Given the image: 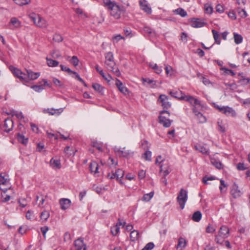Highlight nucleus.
<instances>
[{
  "label": "nucleus",
  "mask_w": 250,
  "mask_h": 250,
  "mask_svg": "<svg viewBox=\"0 0 250 250\" xmlns=\"http://www.w3.org/2000/svg\"><path fill=\"white\" fill-rule=\"evenodd\" d=\"M103 2L104 6L110 12V15L116 19H120L121 14L125 11L124 6H120L110 0H103Z\"/></svg>",
  "instance_id": "obj_1"
},
{
  "label": "nucleus",
  "mask_w": 250,
  "mask_h": 250,
  "mask_svg": "<svg viewBox=\"0 0 250 250\" xmlns=\"http://www.w3.org/2000/svg\"><path fill=\"white\" fill-rule=\"evenodd\" d=\"M104 63L107 69L112 72L116 76L119 77L121 73L118 68L116 66V64L114 61L113 54L112 52H109L105 54Z\"/></svg>",
  "instance_id": "obj_2"
},
{
  "label": "nucleus",
  "mask_w": 250,
  "mask_h": 250,
  "mask_svg": "<svg viewBox=\"0 0 250 250\" xmlns=\"http://www.w3.org/2000/svg\"><path fill=\"white\" fill-rule=\"evenodd\" d=\"M164 114L170 116V113L166 110H163L160 112L159 116V122L163 125L165 127H168L170 126L172 121L170 120L167 117H165Z\"/></svg>",
  "instance_id": "obj_3"
},
{
  "label": "nucleus",
  "mask_w": 250,
  "mask_h": 250,
  "mask_svg": "<svg viewBox=\"0 0 250 250\" xmlns=\"http://www.w3.org/2000/svg\"><path fill=\"white\" fill-rule=\"evenodd\" d=\"M188 200V192L187 191L182 188L181 189L178 196L177 197V201L178 203L180 208L183 209L184 207L185 204Z\"/></svg>",
  "instance_id": "obj_4"
},
{
  "label": "nucleus",
  "mask_w": 250,
  "mask_h": 250,
  "mask_svg": "<svg viewBox=\"0 0 250 250\" xmlns=\"http://www.w3.org/2000/svg\"><path fill=\"white\" fill-rule=\"evenodd\" d=\"M124 175V171L121 169H118L115 172L112 171L111 173L108 174L107 177L110 179L116 178L117 181H119L121 185L123 184L121 180V178Z\"/></svg>",
  "instance_id": "obj_5"
},
{
  "label": "nucleus",
  "mask_w": 250,
  "mask_h": 250,
  "mask_svg": "<svg viewBox=\"0 0 250 250\" xmlns=\"http://www.w3.org/2000/svg\"><path fill=\"white\" fill-rule=\"evenodd\" d=\"M30 19L38 27H45L46 26L45 20L42 19L39 15L33 14L30 16Z\"/></svg>",
  "instance_id": "obj_6"
},
{
  "label": "nucleus",
  "mask_w": 250,
  "mask_h": 250,
  "mask_svg": "<svg viewBox=\"0 0 250 250\" xmlns=\"http://www.w3.org/2000/svg\"><path fill=\"white\" fill-rule=\"evenodd\" d=\"M220 112L225 114L226 116H231L234 117L236 116V113L235 111L232 108L229 106H222L220 107L217 106L216 107Z\"/></svg>",
  "instance_id": "obj_7"
},
{
  "label": "nucleus",
  "mask_w": 250,
  "mask_h": 250,
  "mask_svg": "<svg viewBox=\"0 0 250 250\" xmlns=\"http://www.w3.org/2000/svg\"><path fill=\"white\" fill-rule=\"evenodd\" d=\"M9 69L15 76L19 78L21 81L24 82L25 76H26L25 73L12 65L9 66Z\"/></svg>",
  "instance_id": "obj_8"
},
{
  "label": "nucleus",
  "mask_w": 250,
  "mask_h": 250,
  "mask_svg": "<svg viewBox=\"0 0 250 250\" xmlns=\"http://www.w3.org/2000/svg\"><path fill=\"white\" fill-rule=\"evenodd\" d=\"M26 76H25L24 82H28L29 81L35 80L38 79L40 76L39 72H34L31 70L26 69Z\"/></svg>",
  "instance_id": "obj_9"
},
{
  "label": "nucleus",
  "mask_w": 250,
  "mask_h": 250,
  "mask_svg": "<svg viewBox=\"0 0 250 250\" xmlns=\"http://www.w3.org/2000/svg\"><path fill=\"white\" fill-rule=\"evenodd\" d=\"M158 101L162 104V106L164 109H167L171 106V104L168 102V97L164 94H161L160 95L158 99Z\"/></svg>",
  "instance_id": "obj_10"
},
{
  "label": "nucleus",
  "mask_w": 250,
  "mask_h": 250,
  "mask_svg": "<svg viewBox=\"0 0 250 250\" xmlns=\"http://www.w3.org/2000/svg\"><path fill=\"white\" fill-rule=\"evenodd\" d=\"M162 164L160 165V172H163V175L165 176H167L171 171V169L170 168L169 163L167 161L162 160Z\"/></svg>",
  "instance_id": "obj_11"
},
{
  "label": "nucleus",
  "mask_w": 250,
  "mask_h": 250,
  "mask_svg": "<svg viewBox=\"0 0 250 250\" xmlns=\"http://www.w3.org/2000/svg\"><path fill=\"white\" fill-rule=\"evenodd\" d=\"M63 111V108L55 109L53 108H44L42 110V112L45 114H48L49 115L59 116Z\"/></svg>",
  "instance_id": "obj_12"
},
{
  "label": "nucleus",
  "mask_w": 250,
  "mask_h": 250,
  "mask_svg": "<svg viewBox=\"0 0 250 250\" xmlns=\"http://www.w3.org/2000/svg\"><path fill=\"white\" fill-rule=\"evenodd\" d=\"M191 26L193 28L202 27L206 24L203 20L199 18H192L191 19Z\"/></svg>",
  "instance_id": "obj_13"
},
{
  "label": "nucleus",
  "mask_w": 250,
  "mask_h": 250,
  "mask_svg": "<svg viewBox=\"0 0 250 250\" xmlns=\"http://www.w3.org/2000/svg\"><path fill=\"white\" fill-rule=\"evenodd\" d=\"M230 193L231 196L235 199L240 197L242 194V192L239 189L238 186L236 184H234L232 186Z\"/></svg>",
  "instance_id": "obj_14"
},
{
  "label": "nucleus",
  "mask_w": 250,
  "mask_h": 250,
  "mask_svg": "<svg viewBox=\"0 0 250 250\" xmlns=\"http://www.w3.org/2000/svg\"><path fill=\"white\" fill-rule=\"evenodd\" d=\"M115 151L116 153H118L120 156H122L125 158H128L132 155L133 153L128 150H126L125 148H123L122 149L120 148H115Z\"/></svg>",
  "instance_id": "obj_15"
},
{
  "label": "nucleus",
  "mask_w": 250,
  "mask_h": 250,
  "mask_svg": "<svg viewBox=\"0 0 250 250\" xmlns=\"http://www.w3.org/2000/svg\"><path fill=\"white\" fill-rule=\"evenodd\" d=\"M75 250H85L86 246L83 243L82 238H79L74 242Z\"/></svg>",
  "instance_id": "obj_16"
},
{
  "label": "nucleus",
  "mask_w": 250,
  "mask_h": 250,
  "mask_svg": "<svg viewBox=\"0 0 250 250\" xmlns=\"http://www.w3.org/2000/svg\"><path fill=\"white\" fill-rule=\"evenodd\" d=\"M42 82H43V84H42L41 82L40 84L33 85L31 86V88L33 89L35 91L40 92L44 89L45 85L50 87V85L48 83L46 80L43 79L42 80Z\"/></svg>",
  "instance_id": "obj_17"
},
{
  "label": "nucleus",
  "mask_w": 250,
  "mask_h": 250,
  "mask_svg": "<svg viewBox=\"0 0 250 250\" xmlns=\"http://www.w3.org/2000/svg\"><path fill=\"white\" fill-rule=\"evenodd\" d=\"M3 127L4 128V131L6 132H9L13 128V121L9 118L5 119L4 120Z\"/></svg>",
  "instance_id": "obj_18"
},
{
  "label": "nucleus",
  "mask_w": 250,
  "mask_h": 250,
  "mask_svg": "<svg viewBox=\"0 0 250 250\" xmlns=\"http://www.w3.org/2000/svg\"><path fill=\"white\" fill-rule=\"evenodd\" d=\"M183 100L188 102L193 106L195 105H200V102L197 99H195L192 96H184Z\"/></svg>",
  "instance_id": "obj_19"
},
{
  "label": "nucleus",
  "mask_w": 250,
  "mask_h": 250,
  "mask_svg": "<svg viewBox=\"0 0 250 250\" xmlns=\"http://www.w3.org/2000/svg\"><path fill=\"white\" fill-rule=\"evenodd\" d=\"M60 204L61 205V209L65 210L68 208L71 205V201L66 198H62L60 200Z\"/></svg>",
  "instance_id": "obj_20"
},
{
  "label": "nucleus",
  "mask_w": 250,
  "mask_h": 250,
  "mask_svg": "<svg viewBox=\"0 0 250 250\" xmlns=\"http://www.w3.org/2000/svg\"><path fill=\"white\" fill-rule=\"evenodd\" d=\"M139 4L142 9L147 14H150L151 13V8L148 6L146 0H140Z\"/></svg>",
  "instance_id": "obj_21"
},
{
  "label": "nucleus",
  "mask_w": 250,
  "mask_h": 250,
  "mask_svg": "<svg viewBox=\"0 0 250 250\" xmlns=\"http://www.w3.org/2000/svg\"><path fill=\"white\" fill-rule=\"evenodd\" d=\"M229 234V229L226 226H222L218 231V234L221 235L222 237L227 238Z\"/></svg>",
  "instance_id": "obj_22"
},
{
  "label": "nucleus",
  "mask_w": 250,
  "mask_h": 250,
  "mask_svg": "<svg viewBox=\"0 0 250 250\" xmlns=\"http://www.w3.org/2000/svg\"><path fill=\"white\" fill-rule=\"evenodd\" d=\"M169 94L175 98L183 100L184 98L183 93L181 91L172 90L168 92Z\"/></svg>",
  "instance_id": "obj_23"
},
{
  "label": "nucleus",
  "mask_w": 250,
  "mask_h": 250,
  "mask_svg": "<svg viewBox=\"0 0 250 250\" xmlns=\"http://www.w3.org/2000/svg\"><path fill=\"white\" fill-rule=\"evenodd\" d=\"M196 150L199 151L200 152L204 154L208 155V149L200 145H196L194 146Z\"/></svg>",
  "instance_id": "obj_24"
},
{
  "label": "nucleus",
  "mask_w": 250,
  "mask_h": 250,
  "mask_svg": "<svg viewBox=\"0 0 250 250\" xmlns=\"http://www.w3.org/2000/svg\"><path fill=\"white\" fill-rule=\"evenodd\" d=\"M89 168L91 172L96 174L98 173L99 167L98 164L96 162H93L89 165Z\"/></svg>",
  "instance_id": "obj_25"
},
{
  "label": "nucleus",
  "mask_w": 250,
  "mask_h": 250,
  "mask_svg": "<svg viewBox=\"0 0 250 250\" xmlns=\"http://www.w3.org/2000/svg\"><path fill=\"white\" fill-rule=\"evenodd\" d=\"M210 161L211 164L215 166L217 168L219 169L223 168V165L219 160L211 158Z\"/></svg>",
  "instance_id": "obj_26"
},
{
  "label": "nucleus",
  "mask_w": 250,
  "mask_h": 250,
  "mask_svg": "<svg viewBox=\"0 0 250 250\" xmlns=\"http://www.w3.org/2000/svg\"><path fill=\"white\" fill-rule=\"evenodd\" d=\"M202 213L200 211H195L192 215V219L194 222H199L202 218Z\"/></svg>",
  "instance_id": "obj_27"
},
{
  "label": "nucleus",
  "mask_w": 250,
  "mask_h": 250,
  "mask_svg": "<svg viewBox=\"0 0 250 250\" xmlns=\"http://www.w3.org/2000/svg\"><path fill=\"white\" fill-rule=\"evenodd\" d=\"M139 232L138 230H134L131 231L130 234V238L131 241H135L139 238Z\"/></svg>",
  "instance_id": "obj_28"
},
{
  "label": "nucleus",
  "mask_w": 250,
  "mask_h": 250,
  "mask_svg": "<svg viewBox=\"0 0 250 250\" xmlns=\"http://www.w3.org/2000/svg\"><path fill=\"white\" fill-rule=\"evenodd\" d=\"M92 87L93 89L101 94L104 93V87L97 83H93Z\"/></svg>",
  "instance_id": "obj_29"
},
{
  "label": "nucleus",
  "mask_w": 250,
  "mask_h": 250,
  "mask_svg": "<svg viewBox=\"0 0 250 250\" xmlns=\"http://www.w3.org/2000/svg\"><path fill=\"white\" fill-rule=\"evenodd\" d=\"M46 60L47 61V64L49 67H56L59 64V62L51 59H49L48 57L46 58Z\"/></svg>",
  "instance_id": "obj_30"
},
{
  "label": "nucleus",
  "mask_w": 250,
  "mask_h": 250,
  "mask_svg": "<svg viewBox=\"0 0 250 250\" xmlns=\"http://www.w3.org/2000/svg\"><path fill=\"white\" fill-rule=\"evenodd\" d=\"M70 57H68L67 60L70 63L73 64L75 66H77L78 65L79 60L77 56H73L71 59L69 60Z\"/></svg>",
  "instance_id": "obj_31"
},
{
  "label": "nucleus",
  "mask_w": 250,
  "mask_h": 250,
  "mask_svg": "<svg viewBox=\"0 0 250 250\" xmlns=\"http://www.w3.org/2000/svg\"><path fill=\"white\" fill-rule=\"evenodd\" d=\"M17 139L19 142L24 145H26L28 142V139L26 138L24 135L20 133L18 134Z\"/></svg>",
  "instance_id": "obj_32"
},
{
  "label": "nucleus",
  "mask_w": 250,
  "mask_h": 250,
  "mask_svg": "<svg viewBox=\"0 0 250 250\" xmlns=\"http://www.w3.org/2000/svg\"><path fill=\"white\" fill-rule=\"evenodd\" d=\"M212 33L213 34V38L214 39L215 43H216L218 44H220L221 42V40L219 39V33L214 29L212 30Z\"/></svg>",
  "instance_id": "obj_33"
},
{
  "label": "nucleus",
  "mask_w": 250,
  "mask_h": 250,
  "mask_svg": "<svg viewBox=\"0 0 250 250\" xmlns=\"http://www.w3.org/2000/svg\"><path fill=\"white\" fill-rule=\"evenodd\" d=\"M186 244H187V242H186V240L182 237H180L178 239V244L177 246V248H185L186 246Z\"/></svg>",
  "instance_id": "obj_34"
},
{
  "label": "nucleus",
  "mask_w": 250,
  "mask_h": 250,
  "mask_svg": "<svg viewBox=\"0 0 250 250\" xmlns=\"http://www.w3.org/2000/svg\"><path fill=\"white\" fill-rule=\"evenodd\" d=\"M50 164L53 167L57 168H61V163L59 160H54L53 158L50 160Z\"/></svg>",
  "instance_id": "obj_35"
},
{
  "label": "nucleus",
  "mask_w": 250,
  "mask_h": 250,
  "mask_svg": "<svg viewBox=\"0 0 250 250\" xmlns=\"http://www.w3.org/2000/svg\"><path fill=\"white\" fill-rule=\"evenodd\" d=\"M49 216V212L47 210H44L41 213L40 218L44 221H46Z\"/></svg>",
  "instance_id": "obj_36"
},
{
  "label": "nucleus",
  "mask_w": 250,
  "mask_h": 250,
  "mask_svg": "<svg viewBox=\"0 0 250 250\" xmlns=\"http://www.w3.org/2000/svg\"><path fill=\"white\" fill-rule=\"evenodd\" d=\"M10 23L14 26L15 28H18L20 26V21L16 18L13 17L11 19Z\"/></svg>",
  "instance_id": "obj_37"
},
{
  "label": "nucleus",
  "mask_w": 250,
  "mask_h": 250,
  "mask_svg": "<svg viewBox=\"0 0 250 250\" xmlns=\"http://www.w3.org/2000/svg\"><path fill=\"white\" fill-rule=\"evenodd\" d=\"M9 183V180L5 178L3 173L0 174V186L1 185H7Z\"/></svg>",
  "instance_id": "obj_38"
},
{
  "label": "nucleus",
  "mask_w": 250,
  "mask_h": 250,
  "mask_svg": "<svg viewBox=\"0 0 250 250\" xmlns=\"http://www.w3.org/2000/svg\"><path fill=\"white\" fill-rule=\"evenodd\" d=\"M234 42L236 44H239L242 42L243 37L238 34L234 33Z\"/></svg>",
  "instance_id": "obj_39"
},
{
  "label": "nucleus",
  "mask_w": 250,
  "mask_h": 250,
  "mask_svg": "<svg viewBox=\"0 0 250 250\" xmlns=\"http://www.w3.org/2000/svg\"><path fill=\"white\" fill-rule=\"evenodd\" d=\"M51 56L54 59H59L61 57V54L59 50H53L50 52Z\"/></svg>",
  "instance_id": "obj_40"
},
{
  "label": "nucleus",
  "mask_w": 250,
  "mask_h": 250,
  "mask_svg": "<svg viewBox=\"0 0 250 250\" xmlns=\"http://www.w3.org/2000/svg\"><path fill=\"white\" fill-rule=\"evenodd\" d=\"M175 13L180 15L182 17H185L187 15V12L182 8H178L176 10H175Z\"/></svg>",
  "instance_id": "obj_41"
},
{
  "label": "nucleus",
  "mask_w": 250,
  "mask_h": 250,
  "mask_svg": "<svg viewBox=\"0 0 250 250\" xmlns=\"http://www.w3.org/2000/svg\"><path fill=\"white\" fill-rule=\"evenodd\" d=\"M120 231V227L118 226V224H117L115 226L112 227L111 229V232L113 235L116 236Z\"/></svg>",
  "instance_id": "obj_42"
},
{
  "label": "nucleus",
  "mask_w": 250,
  "mask_h": 250,
  "mask_svg": "<svg viewBox=\"0 0 250 250\" xmlns=\"http://www.w3.org/2000/svg\"><path fill=\"white\" fill-rule=\"evenodd\" d=\"M225 238H226L224 236L222 237L221 235L217 234L215 236V241L216 243L222 245Z\"/></svg>",
  "instance_id": "obj_43"
},
{
  "label": "nucleus",
  "mask_w": 250,
  "mask_h": 250,
  "mask_svg": "<svg viewBox=\"0 0 250 250\" xmlns=\"http://www.w3.org/2000/svg\"><path fill=\"white\" fill-rule=\"evenodd\" d=\"M152 153L150 151H146L143 155V157L146 161H150L151 160Z\"/></svg>",
  "instance_id": "obj_44"
},
{
  "label": "nucleus",
  "mask_w": 250,
  "mask_h": 250,
  "mask_svg": "<svg viewBox=\"0 0 250 250\" xmlns=\"http://www.w3.org/2000/svg\"><path fill=\"white\" fill-rule=\"evenodd\" d=\"M53 40L55 42H60L62 41L63 38L60 34L56 33L53 36Z\"/></svg>",
  "instance_id": "obj_45"
},
{
  "label": "nucleus",
  "mask_w": 250,
  "mask_h": 250,
  "mask_svg": "<svg viewBox=\"0 0 250 250\" xmlns=\"http://www.w3.org/2000/svg\"><path fill=\"white\" fill-rule=\"evenodd\" d=\"M154 192H150L149 193L145 194L143 196V200L145 201H149L153 196Z\"/></svg>",
  "instance_id": "obj_46"
},
{
  "label": "nucleus",
  "mask_w": 250,
  "mask_h": 250,
  "mask_svg": "<svg viewBox=\"0 0 250 250\" xmlns=\"http://www.w3.org/2000/svg\"><path fill=\"white\" fill-rule=\"evenodd\" d=\"M11 114L12 116H15L16 117L19 119H22L24 118V116L21 112H18L16 111H13L11 112Z\"/></svg>",
  "instance_id": "obj_47"
},
{
  "label": "nucleus",
  "mask_w": 250,
  "mask_h": 250,
  "mask_svg": "<svg viewBox=\"0 0 250 250\" xmlns=\"http://www.w3.org/2000/svg\"><path fill=\"white\" fill-rule=\"evenodd\" d=\"M237 11L240 17L242 18H246L248 15L246 11L244 9L239 8H238Z\"/></svg>",
  "instance_id": "obj_48"
},
{
  "label": "nucleus",
  "mask_w": 250,
  "mask_h": 250,
  "mask_svg": "<svg viewBox=\"0 0 250 250\" xmlns=\"http://www.w3.org/2000/svg\"><path fill=\"white\" fill-rule=\"evenodd\" d=\"M15 2L20 5H25L30 2V0H14Z\"/></svg>",
  "instance_id": "obj_49"
},
{
  "label": "nucleus",
  "mask_w": 250,
  "mask_h": 250,
  "mask_svg": "<svg viewBox=\"0 0 250 250\" xmlns=\"http://www.w3.org/2000/svg\"><path fill=\"white\" fill-rule=\"evenodd\" d=\"M73 74L75 75V78L77 80H78L79 81L81 82L82 83L84 84L85 86H86V84L84 82V81L80 77V75L75 71H73V72H72L71 74Z\"/></svg>",
  "instance_id": "obj_50"
},
{
  "label": "nucleus",
  "mask_w": 250,
  "mask_h": 250,
  "mask_svg": "<svg viewBox=\"0 0 250 250\" xmlns=\"http://www.w3.org/2000/svg\"><path fill=\"white\" fill-rule=\"evenodd\" d=\"M142 82L145 84V83H146L148 84H153V85H156V83L153 80H150L149 79L147 78H143L142 79Z\"/></svg>",
  "instance_id": "obj_51"
},
{
  "label": "nucleus",
  "mask_w": 250,
  "mask_h": 250,
  "mask_svg": "<svg viewBox=\"0 0 250 250\" xmlns=\"http://www.w3.org/2000/svg\"><path fill=\"white\" fill-rule=\"evenodd\" d=\"M92 146L93 147L96 148L99 151H102V145L97 142H92Z\"/></svg>",
  "instance_id": "obj_52"
},
{
  "label": "nucleus",
  "mask_w": 250,
  "mask_h": 250,
  "mask_svg": "<svg viewBox=\"0 0 250 250\" xmlns=\"http://www.w3.org/2000/svg\"><path fill=\"white\" fill-rule=\"evenodd\" d=\"M154 247V244L152 242H149L142 250H151Z\"/></svg>",
  "instance_id": "obj_53"
},
{
  "label": "nucleus",
  "mask_w": 250,
  "mask_h": 250,
  "mask_svg": "<svg viewBox=\"0 0 250 250\" xmlns=\"http://www.w3.org/2000/svg\"><path fill=\"white\" fill-rule=\"evenodd\" d=\"M215 179L214 176H210L208 177L207 176H205L203 178L202 181L205 184H207V181L208 180H213Z\"/></svg>",
  "instance_id": "obj_54"
},
{
  "label": "nucleus",
  "mask_w": 250,
  "mask_h": 250,
  "mask_svg": "<svg viewBox=\"0 0 250 250\" xmlns=\"http://www.w3.org/2000/svg\"><path fill=\"white\" fill-rule=\"evenodd\" d=\"M124 37L121 35H117L113 37V42L114 43L118 42L120 40L124 39Z\"/></svg>",
  "instance_id": "obj_55"
},
{
  "label": "nucleus",
  "mask_w": 250,
  "mask_h": 250,
  "mask_svg": "<svg viewBox=\"0 0 250 250\" xmlns=\"http://www.w3.org/2000/svg\"><path fill=\"white\" fill-rule=\"evenodd\" d=\"M21 207L24 208L27 205V201L25 198H21L18 201Z\"/></svg>",
  "instance_id": "obj_56"
},
{
  "label": "nucleus",
  "mask_w": 250,
  "mask_h": 250,
  "mask_svg": "<svg viewBox=\"0 0 250 250\" xmlns=\"http://www.w3.org/2000/svg\"><path fill=\"white\" fill-rule=\"evenodd\" d=\"M237 168L239 170H245L248 168L244 164L241 163L237 164Z\"/></svg>",
  "instance_id": "obj_57"
},
{
  "label": "nucleus",
  "mask_w": 250,
  "mask_h": 250,
  "mask_svg": "<svg viewBox=\"0 0 250 250\" xmlns=\"http://www.w3.org/2000/svg\"><path fill=\"white\" fill-rule=\"evenodd\" d=\"M217 125L218 126V130L222 132H224L225 131V128L223 125V123L222 121H218L217 122Z\"/></svg>",
  "instance_id": "obj_58"
},
{
  "label": "nucleus",
  "mask_w": 250,
  "mask_h": 250,
  "mask_svg": "<svg viewBox=\"0 0 250 250\" xmlns=\"http://www.w3.org/2000/svg\"><path fill=\"white\" fill-rule=\"evenodd\" d=\"M60 67H61V70L62 71L67 72L70 75H71L72 72H73V71H72L70 68H69L62 64L60 65Z\"/></svg>",
  "instance_id": "obj_59"
},
{
  "label": "nucleus",
  "mask_w": 250,
  "mask_h": 250,
  "mask_svg": "<svg viewBox=\"0 0 250 250\" xmlns=\"http://www.w3.org/2000/svg\"><path fill=\"white\" fill-rule=\"evenodd\" d=\"M100 74L102 76V77L106 81H107L108 82H110L111 80L112 79V77L111 76H109V78H107L106 77V75L104 74L103 71L102 70H100Z\"/></svg>",
  "instance_id": "obj_60"
},
{
  "label": "nucleus",
  "mask_w": 250,
  "mask_h": 250,
  "mask_svg": "<svg viewBox=\"0 0 250 250\" xmlns=\"http://www.w3.org/2000/svg\"><path fill=\"white\" fill-rule=\"evenodd\" d=\"M119 90L124 94H126L128 93V90L127 88L123 85H121V86H119L118 87Z\"/></svg>",
  "instance_id": "obj_61"
},
{
  "label": "nucleus",
  "mask_w": 250,
  "mask_h": 250,
  "mask_svg": "<svg viewBox=\"0 0 250 250\" xmlns=\"http://www.w3.org/2000/svg\"><path fill=\"white\" fill-rule=\"evenodd\" d=\"M205 11L207 13L210 14L212 13L213 8L211 6L208 5H205Z\"/></svg>",
  "instance_id": "obj_62"
},
{
  "label": "nucleus",
  "mask_w": 250,
  "mask_h": 250,
  "mask_svg": "<svg viewBox=\"0 0 250 250\" xmlns=\"http://www.w3.org/2000/svg\"><path fill=\"white\" fill-rule=\"evenodd\" d=\"M153 65L154 67L153 69L155 71V73L157 74H160L162 71L161 67H159L157 64H155V65Z\"/></svg>",
  "instance_id": "obj_63"
},
{
  "label": "nucleus",
  "mask_w": 250,
  "mask_h": 250,
  "mask_svg": "<svg viewBox=\"0 0 250 250\" xmlns=\"http://www.w3.org/2000/svg\"><path fill=\"white\" fill-rule=\"evenodd\" d=\"M223 69L224 70L225 73L228 75H230L232 76L235 75V73L234 72V71L231 69H229L226 68H223Z\"/></svg>",
  "instance_id": "obj_64"
}]
</instances>
